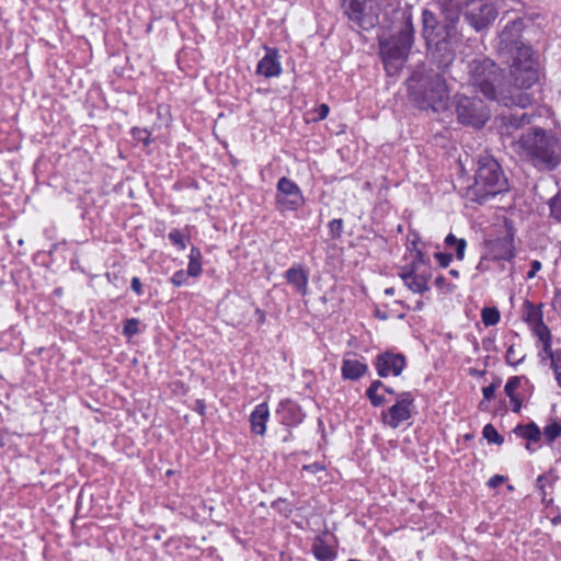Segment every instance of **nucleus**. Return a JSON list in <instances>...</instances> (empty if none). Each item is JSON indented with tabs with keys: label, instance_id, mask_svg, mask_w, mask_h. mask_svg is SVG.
I'll return each instance as SVG.
<instances>
[{
	"label": "nucleus",
	"instance_id": "1",
	"mask_svg": "<svg viewBox=\"0 0 561 561\" xmlns=\"http://www.w3.org/2000/svg\"><path fill=\"white\" fill-rule=\"evenodd\" d=\"M470 83L485 98L497 101L504 106H518L526 108L533 103L528 93L506 95L502 90V73L497 66L489 58L474 59L468 66Z\"/></svg>",
	"mask_w": 561,
	"mask_h": 561
},
{
	"label": "nucleus",
	"instance_id": "2",
	"mask_svg": "<svg viewBox=\"0 0 561 561\" xmlns=\"http://www.w3.org/2000/svg\"><path fill=\"white\" fill-rule=\"evenodd\" d=\"M511 147L514 153L536 167L553 169L561 161L560 141L541 128L522 133L517 139L511 140Z\"/></svg>",
	"mask_w": 561,
	"mask_h": 561
},
{
	"label": "nucleus",
	"instance_id": "3",
	"mask_svg": "<svg viewBox=\"0 0 561 561\" xmlns=\"http://www.w3.org/2000/svg\"><path fill=\"white\" fill-rule=\"evenodd\" d=\"M477 164L474 182L467 190L469 199L483 204L490 197L507 191V179L493 157L489 154L480 156Z\"/></svg>",
	"mask_w": 561,
	"mask_h": 561
},
{
	"label": "nucleus",
	"instance_id": "4",
	"mask_svg": "<svg viewBox=\"0 0 561 561\" xmlns=\"http://www.w3.org/2000/svg\"><path fill=\"white\" fill-rule=\"evenodd\" d=\"M408 90L421 108H432L438 112L446 108L449 100L446 81L438 73H414L408 80Z\"/></svg>",
	"mask_w": 561,
	"mask_h": 561
},
{
	"label": "nucleus",
	"instance_id": "5",
	"mask_svg": "<svg viewBox=\"0 0 561 561\" xmlns=\"http://www.w3.org/2000/svg\"><path fill=\"white\" fill-rule=\"evenodd\" d=\"M413 25L411 15L405 16L404 26L390 38L380 41V55L389 75L396 73L407 60L413 44Z\"/></svg>",
	"mask_w": 561,
	"mask_h": 561
},
{
	"label": "nucleus",
	"instance_id": "6",
	"mask_svg": "<svg viewBox=\"0 0 561 561\" xmlns=\"http://www.w3.org/2000/svg\"><path fill=\"white\" fill-rule=\"evenodd\" d=\"M511 77L517 90L508 95L522 93L518 90L529 89L539 80V65L531 48H522L519 56L512 58Z\"/></svg>",
	"mask_w": 561,
	"mask_h": 561
},
{
	"label": "nucleus",
	"instance_id": "7",
	"mask_svg": "<svg viewBox=\"0 0 561 561\" xmlns=\"http://www.w3.org/2000/svg\"><path fill=\"white\" fill-rule=\"evenodd\" d=\"M404 285L413 293L423 294L430 289L428 280L432 277L431 267L424 260V255L417 251L411 264L400 272Z\"/></svg>",
	"mask_w": 561,
	"mask_h": 561
},
{
	"label": "nucleus",
	"instance_id": "8",
	"mask_svg": "<svg viewBox=\"0 0 561 561\" xmlns=\"http://www.w3.org/2000/svg\"><path fill=\"white\" fill-rule=\"evenodd\" d=\"M456 113L463 125L481 128L489 119V111L482 100L466 95L456 96Z\"/></svg>",
	"mask_w": 561,
	"mask_h": 561
},
{
	"label": "nucleus",
	"instance_id": "9",
	"mask_svg": "<svg viewBox=\"0 0 561 561\" xmlns=\"http://www.w3.org/2000/svg\"><path fill=\"white\" fill-rule=\"evenodd\" d=\"M379 0H350L345 14L358 27L373 28L379 21Z\"/></svg>",
	"mask_w": 561,
	"mask_h": 561
},
{
	"label": "nucleus",
	"instance_id": "10",
	"mask_svg": "<svg viewBox=\"0 0 561 561\" xmlns=\"http://www.w3.org/2000/svg\"><path fill=\"white\" fill-rule=\"evenodd\" d=\"M524 23L520 19L508 22L499 36L497 49L503 56H519L522 48H531L520 41Z\"/></svg>",
	"mask_w": 561,
	"mask_h": 561
},
{
	"label": "nucleus",
	"instance_id": "11",
	"mask_svg": "<svg viewBox=\"0 0 561 561\" xmlns=\"http://www.w3.org/2000/svg\"><path fill=\"white\" fill-rule=\"evenodd\" d=\"M414 396L411 392H401L397 396L394 404L381 412L385 425L397 428L412 416Z\"/></svg>",
	"mask_w": 561,
	"mask_h": 561
},
{
	"label": "nucleus",
	"instance_id": "12",
	"mask_svg": "<svg viewBox=\"0 0 561 561\" xmlns=\"http://www.w3.org/2000/svg\"><path fill=\"white\" fill-rule=\"evenodd\" d=\"M305 203L299 186L286 176L278 180L276 204L280 211L297 210Z\"/></svg>",
	"mask_w": 561,
	"mask_h": 561
},
{
	"label": "nucleus",
	"instance_id": "13",
	"mask_svg": "<svg viewBox=\"0 0 561 561\" xmlns=\"http://www.w3.org/2000/svg\"><path fill=\"white\" fill-rule=\"evenodd\" d=\"M465 5V18L476 31L489 26L497 16L495 7L490 2L477 0Z\"/></svg>",
	"mask_w": 561,
	"mask_h": 561
},
{
	"label": "nucleus",
	"instance_id": "14",
	"mask_svg": "<svg viewBox=\"0 0 561 561\" xmlns=\"http://www.w3.org/2000/svg\"><path fill=\"white\" fill-rule=\"evenodd\" d=\"M405 357L402 354L382 353L376 357L375 366L380 377L399 376L405 367Z\"/></svg>",
	"mask_w": 561,
	"mask_h": 561
},
{
	"label": "nucleus",
	"instance_id": "15",
	"mask_svg": "<svg viewBox=\"0 0 561 561\" xmlns=\"http://www.w3.org/2000/svg\"><path fill=\"white\" fill-rule=\"evenodd\" d=\"M453 37L454 36H447L445 34L443 39L437 38V41L432 44V46H434L433 58L440 68L448 67L455 59Z\"/></svg>",
	"mask_w": 561,
	"mask_h": 561
},
{
	"label": "nucleus",
	"instance_id": "16",
	"mask_svg": "<svg viewBox=\"0 0 561 561\" xmlns=\"http://www.w3.org/2000/svg\"><path fill=\"white\" fill-rule=\"evenodd\" d=\"M276 414L280 423L287 426H297L305 419L300 407L290 400H283L276 410Z\"/></svg>",
	"mask_w": 561,
	"mask_h": 561
},
{
	"label": "nucleus",
	"instance_id": "17",
	"mask_svg": "<svg viewBox=\"0 0 561 561\" xmlns=\"http://www.w3.org/2000/svg\"><path fill=\"white\" fill-rule=\"evenodd\" d=\"M256 72L265 78L278 77L282 73L279 55L276 49L265 48V56L259 61Z\"/></svg>",
	"mask_w": 561,
	"mask_h": 561
},
{
	"label": "nucleus",
	"instance_id": "18",
	"mask_svg": "<svg viewBox=\"0 0 561 561\" xmlns=\"http://www.w3.org/2000/svg\"><path fill=\"white\" fill-rule=\"evenodd\" d=\"M460 7L453 0L446 1L442 4L440 13L443 15V21L445 22V34L447 36H455L456 34V24L460 18Z\"/></svg>",
	"mask_w": 561,
	"mask_h": 561
},
{
	"label": "nucleus",
	"instance_id": "19",
	"mask_svg": "<svg viewBox=\"0 0 561 561\" xmlns=\"http://www.w3.org/2000/svg\"><path fill=\"white\" fill-rule=\"evenodd\" d=\"M270 419V409L267 403L257 404L251 412L249 422L251 432L255 435L264 436L266 432V423Z\"/></svg>",
	"mask_w": 561,
	"mask_h": 561
},
{
	"label": "nucleus",
	"instance_id": "20",
	"mask_svg": "<svg viewBox=\"0 0 561 561\" xmlns=\"http://www.w3.org/2000/svg\"><path fill=\"white\" fill-rule=\"evenodd\" d=\"M422 22H423V37L427 44L428 47L432 46L433 42L437 41L439 38L438 32H436V28L439 27L440 21L436 18V15L430 11L424 10L422 13Z\"/></svg>",
	"mask_w": 561,
	"mask_h": 561
},
{
	"label": "nucleus",
	"instance_id": "21",
	"mask_svg": "<svg viewBox=\"0 0 561 561\" xmlns=\"http://www.w3.org/2000/svg\"><path fill=\"white\" fill-rule=\"evenodd\" d=\"M286 280L288 284L293 285L294 288L301 296H306L308 293V274L300 266H294L286 271L285 273Z\"/></svg>",
	"mask_w": 561,
	"mask_h": 561
},
{
	"label": "nucleus",
	"instance_id": "22",
	"mask_svg": "<svg viewBox=\"0 0 561 561\" xmlns=\"http://www.w3.org/2000/svg\"><path fill=\"white\" fill-rule=\"evenodd\" d=\"M368 370V366L355 358H344L341 366L342 377L348 380H357Z\"/></svg>",
	"mask_w": 561,
	"mask_h": 561
},
{
	"label": "nucleus",
	"instance_id": "23",
	"mask_svg": "<svg viewBox=\"0 0 561 561\" xmlns=\"http://www.w3.org/2000/svg\"><path fill=\"white\" fill-rule=\"evenodd\" d=\"M493 260H511L514 256L513 242L508 239L496 240L491 247Z\"/></svg>",
	"mask_w": 561,
	"mask_h": 561
},
{
	"label": "nucleus",
	"instance_id": "24",
	"mask_svg": "<svg viewBox=\"0 0 561 561\" xmlns=\"http://www.w3.org/2000/svg\"><path fill=\"white\" fill-rule=\"evenodd\" d=\"M312 552L319 561H334L336 558L335 551L327 545L321 538H317L312 545Z\"/></svg>",
	"mask_w": 561,
	"mask_h": 561
},
{
	"label": "nucleus",
	"instance_id": "25",
	"mask_svg": "<svg viewBox=\"0 0 561 561\" xmlns=\"http://www.w3.org/2000/svg\"><path fill=\"white\" fill-rule=\"evenodd\" d=\"M524 319L530 329L537 324L543 323L542 311L540 307L527 302Z\"/></svg>",
	"mask_w": 561,
	"mask_h": 561
},
{
	"label": "nucleus",
	"instance_id": "26",
	"mask_svg": "<svg viewBox=\"0 0 561 561\" xmlns=\"http://www.w3.org/2000/svg\"><path fill=\"white\" fill-rule=\"evenodd\" d=\"M526 357V354L523 352L520 347H516L514 343H511L507 347L505 360L511 366H517L520 364Z\"/></svg>",
	"mask_w": 561,
	"mask_h": 561
},
{
	"label": "nucleus",
	"instance_id": "27",
	"mask_svg": "<svg viewBox=\"0 0 561 561\" xmlns=\"http://www.w3.org/2000/svg\"><path fill=\"white\" fill-rule=\"evenodd\" d=\"M506 121V129L508 130L512 128H518L519 126H523L524 124L530 123V117L526 113H513L510 116L504 117Z\"/></svg>",
	"mask_w": 561,
	"mask_h": 561
},
{
	"label": "nucleus",
	"instance_id": "28",
	"mask_svg": "<svg viewBox=\"0 0 561 561\" xmlns=\"http://www.w3.org/2000/svg\"><path fill=\"white\" fill-rule=\"evenodd\" d=\"M548 444H551L558 437L561 436V424L558 422H551L545 426L543 433H541Z\"/></svg>",
	"mask_w": 561,
	"mask_h": 561
},
{
	"label": "nucleus",
	"instance_id": "29",
	"mask_svg": "<svg viewBox=\"0 0 561 561\" xmlns=\"http://www.w3.org/2000/svg\"><path fill=\"white\" fill-rule=\"evenodd\" d=\"M483 323L489 325H495L500 321V312L496 308L485 307L481 312Z\"/></svg>",
	"mask_w": 561,
	"mask_h": 561
},
{
	"label": "nucleus",
	"instance_id": "30",
	"mask_svg": "<svg viewBox=\"0 0 561 561\" xmlns=\"http://www.w3.org/2000/svg\"><path fill=\"white\" fill-rule=\"evenodd\" d=\"M522 435L524 437H526L529 442H534V443H537L540 440L542 434H541V431L539 430V427L531 423L527 426H525L523 430H522Z\"/></svg>",
	"mask_w": 561,
	"mask_h": 561
},
{
	"label": "nucleus",
	"instance_id": "31",
	"mask_svg": "<svg viewBox=\"0 0 561 561\" xmlns=\"http://www.w3.org/2000/svg\"><path fill=\"white\" fill-rule=\"evenodd\" d=\"M483 436L490 443H494L501 445L503 443V437L497 433L496 428L492 424H486L483 427Z\"/></svg>",
	"mask_w": 561,
	"mask_h": 561
},
{
	"label": "nucleus",
	"instance_id": "32",
	"mask_svg": "<svg viewBox=\"0 0 561 561\" xmlns=\"http://www.w3.org/2000/svg\"><path fill=\"white\" fill-rule=\"evenodd\" d=\"M139 324H140L139 320L135 319V318L125 320L123 333L127 337H133V336L137 335L139 333Z\"/></svg>",
	"mask_w": 561,
	"mask_h": 561
},
{
	"label": "nucleus",
	"instance_id": "33",
	"mask_svg": "<svg viewBox=\"0 0 561 561\" xmlns=\"http://www.w3.org/2000/svg\"><path fill=\"white\" fill-rule=\"evenodd\" d=\"M522 379L523 377L514 376L507 380L504 391L510 399H514V397H516V390L518 389Z\"/></svg>",
	"mask_w": 561,
	"mask_h": 561
},
{
	"label": "nucleus",
	"instance_id": "34",
	"mask_svg": "<svg viewBox=\"0 0 561 561\" xmlns=\"http://www.w3.org/2000/svg\"><path fill=\"white\" fill-rule=\"evenodd\" d=\"M168 238L171 241V243L174 247H176L179 250L185 249L186 245H185V241H184V236L180 230H178V229L171 230L168 234Z\"/></svg>",
	"mask_w": 561,
	"mask_h": 561
},
{
	"label": "nucleus",
	"instance_id": "35",
	"mask_svg": "<svg viewBox=\"0 0 561 561\" xmlns=\"http://www.w3.org/2000/svg\"><path fill=\"white\" fill-rule=\"evenodd\" d=\"M531 332L538 337L540 342L551 340V333L548 327L545 323L537 324L536 327L530 329Z\"/></svg>",
	"mask_w": 561,
	"mask_h": 561
},
{
	"label": "nucleus",
	"instance_id": "36",
	"mask_svg": "<svg viewBox=\"0 0 561 561\" xmlns=\"http://www.w3.org/2000/svg\"><path fill=\"white\" fill-rule=\"evenodd\" d=\"M366 396L374 407H380L386 402L383 396L378 394V391L370 386L366 390Z\"/></svg>",
	"mask_w": 561,
	"mask_h": 561
},
{
	"label": "nucleus",
	"instance_id": "37",
	"mask_svg": "<svg viewBox=\"0 0 561 561\" xmlns=\"http://www.w3.org/2000/svg\"><path fill=\"white\" fill-rule=\"evenodd\" d=\"M343 231V220L333 219L329 222V232L333 239L340 238Z\"/></svg>",
	"mask_w": 561,
	"mask_h": 561
},
{
	"label": "nucleus",
	"instance_id": "38",
	"mask_svg": "<svg viewBox=\"0 0 561 561\" xmlns=\"http://www.w3.org/2000/svg\"><path fill=\"white\" fill-rule=\"evenodd\" d=\"M551 215L561 221V191L550 203Z\"/></svg>",
	"mask_w": 561,
	"mask_h": 561
},
{
	"label": "nucleus",
	"instance_id": "39",
	"mask_svg": "<svg viewBox=\"0 0 561 561\" xmlns=\"http://www.w3.org/2000/svg\"><path fill=\"white\" fill-rule=\"evenodd\" d=\"M188 276L187 271L179 270L172 275L171 283L176 287H181L187 283Z\"/></svg>",
	"mask_w": 561,
	"mask_h": 561
},
{
	"label": "nucleus",
	"instance_id": "40",
	"mask_svg": "<svg viewBox=\"0 0 561 561\" xmlns=\"http://www.w3.org/2000/svg\"><path fill=\"white\" fill-rule=\"evenodd\" d=\"M202 273V261L188 260L187 274L193 277L199 276Z\"/></svg>",
	"mask_w": 561,
	"mask_h": 561
},
{
	"label": "nucleus",
	"instance_id": "41",
	"mask_svg": "<svg viewBox=\"0 0 561 561\" xmlns=\"http://www.w3.org/2000/svg\"><path fill=\"white\" fill-rule=\"evenodd\" d=\"M549 359L553 374L561 371V350H556V353L551 354Z\"/></svg>",
	"mask_w": 561,
	"mask_h": 561
},
{
	"label": "nucleus",
	"instance_id": "42",
	"mask_svg": "<svg viewBox=\"0 0 561 561\" xmlns=\"http://www.w3.org/2000/svg\"><path fill=\"white\" fill-rule=\"evenodd\" d=\"M434 257L436 259V261L438 262V264L442 267H447L453 260V255L450 253H443V252H436L434 254Z\"/></svg>",
	"mask_w": 561,
	"mask_h": 561
},
{
	"label": "nucleus",
	"instance_id": "43",
	"mask_svg": "<svg viewBox=\"0 0 561 561\" xmlns=\"http://www.w3.org/2000/svg\"><path fill=\"white\" fill-rule=\"evenodd\" d=\"M466 248H467L466 240L459 239V241L457 242V244L454 248L457 260H459V261L463 260Z\"/></svg>",
	"mask_w": 561,
	"mask_h": 561
},
{
	"label": "nucleus",
	"instance_id": "44",
	"mask_svg": "<svg viewBox=\"0 0 561 561\" xmlns=\"http://www.w3.org/2000/svg\"><path fill=\"white\" fill-rule=\"evenodd\" d=\"M546 482H547V478L545 476H539L536 480V486L539 489L540 491V494H541V500L543 503H546V496H547V492H546Z\"/></svg>",
	"mask_w": 561,
	"mask_h": 561
},
{
	"label": "nucleus",
	"instance_id": "45",
	"mask_svg": "<svg viewBox=\"0 0 561 561\" xmlns=\"http://www.w3.org/2000/svg\"><path fill=\"white\" fill-rule=\"evenodd\" d=\"M134 136L137 140L142 141L145 145L150 142V134L146 129H134Z\"/></svg>",
	"mask_w": 561,
	"mask_h": 561
},
{
	"label": "nucleus",
	"instance_id": "46",
	"mask_svg": "<svg viewBox=\"0 0 561 561\" xmlns=\"http://www.w3.org/2000/svg\"><path fill=\"white\" fill-rule=\"evenodd\" d=\"M317 116L314 117V121H322L324 118H327L329 112H330V108L327 104H321L319 107H317L314 110Z\"/></svg>",
	"mask_w": 561,
	"mask_h": 561
},
{
	"label": "nucleus",
	"instance_id": "47",
	"mask_svg": "<svg viewBox=\"0 0 561 561\" xmlns=\"http://www.w3.org/2000/svg\"><path fill=\"white\" fill-rule=\"evenodd\" d=\"M505 480H506V478L504 476L495 474V476H493L492 478L489 479L486 484H488L489 488L495 489L499 485H501L502 483H504Z\"/></svg>",
	"mask_w": 561,
	"mask_h": 561
},
{
	"label": "nucleus",
	"instance_id": "48",
	"mask_svg": "<svg viewBox=\"0 0 561 561\" xmlns=\"http://www.w3.org/2000/svg\"><path fill=\"white\" fill-rule=\"evenodd\" d=\"M130 288L138 296H141L144 294L142 284H141V280L139 279V277L135 276L131 278Z\"/></svg>",
	"mask_w": 561,
	"mask_h": 561
},
{
	"label": "nucleus",
	"instance_id": "49",
	"mask_svg": "<svg viewBox=\"0 0 561 561\" xmlns=\"http://www.w3.org/2000/svg\"><path fill=\"white\" fill-rule=\"evenodd\" d=\"M497 386L495 383H491L482 389V393L484 399L491 400L494 397L495 390Z\"/></svg>",
	"mask_w": 561,
	"mask_h": 561
},
{
	"label": "nucleus",
	"instance_id": "50",
	"mask_svg": "<svg viewBox=\"0 0 561 561\" xmlns=\"http://www.w3.org/2000/svg\"><path fill=\"white\" fill-rule=\"evenodd\" d=\"M541 268V263L537 260L531 261L530 270L527 272V278H534Z\"/></svg>",
	"mask_w": 561,
	"mask_h": 561
},
{
	"label": "nucleus",
	"instance_id": "51",
	"mask_svg": "<svg viewBox=\"0 0 561 561\" xmlns=\"http://www.w3.org/2000/svg\"><path fill=\"white\" fill-rule=\"evenodd\" d=\"M435 285L438 288H443V287L446 286L448 291H453L456 288L455 285L446 284V280H445V278L443 276H437L435 278Z\"/></svg>",
	"mask_w": 561,
	"mask_h": 561
},
{
	"label": "nucleus",
	"instance_id": "52",
	"mask_svg": "<svg viewBox=\"0 0 561 561\" xmlns=\"http://www.w3.org/2000/svg\"><path fill=\"white\" fill-rule=\"evenodd\" d=\"M541 343H542V352L550 358L551 354L556 353V350H552V347H551L552 339L543 341Z\"/></svg>",
	"mask_w": 561,
	"mask_h": 561
},
{
	"label": "nucleus",
	"instance_id": "53",
	"mask_svg": "<svg viewBox=\"0 0 561 561\" xmlns=\"http://www.w3.org/2000/svg\"><path fill=\"white\" fill-rule=\"evenodd\" d=\"M459 241L458 238H456V236H454L453 233H449L446 238H445V244L447 248L451 249V248H455V245L457 244V242Z\"/></svg>",
	"mask_w": 561,
	"mask_h": 561
},
{
	"label": "nucleus",
	"instance_id": "54",
	"mask_svg": "<svg viewBox=\"0 0 561 561\" xmlns=\"http://www.w3.org/2000/svg\"><path fill=\"white\" fill-rule=\"evenodd\" d=\"M188 260H196V261H202V252L198 248L196 247H193L191 249V252H190V255H188Z\"/></svg>",
	"mask_w": 561,
	"mask_h": 561
},
{
	"label": "nucleus",
	"instance_id": "55",
	"mask_svg": "<svg viewBox=\"0 0 561 561\" xmlns=\"http://www.w3.org/2000/svg\"><path fill=\"white\" fill-rule=\"evenodd\" d=\"M512 403V411L518 413L522 408V400L516 396L514 399H510Z\"/></svg>",
	"mask_w": 561,
	"mask_h": 561
},
{
	"label": "nucleus",
	"instance_id": "56",
	"mask_svg": "<svg viewBox=\"0 0 561 561\" xmlns=\"http://www.w3.org/2000/svg\"><path fill=\"white\" fill-rule=\"evenodd\" d=\"M553 307L554 309L561 311V290H558L554 295Z\"/></svg>",
	"mask_w": 561,
	"mask_h": 561
},
{
	"label": "nucleus",
	"instance_id": "57",
	"mask_svg": "<svg viewBox=\"0 0 561 561\" xmlns=\"http://www.w3.org/2000/svg\"><path fill=\"white\" fill-rule=\"evenodd\" d=\"M444 27H445V22L440 21L439 27L436 28V32H438V34H439V39H443V36L445 35Z\"/></svg>",
	"mask_w": 561,
	"mask_h": 561
},
{
	"label": "nucleus",
	"instance_id": "58",
	"mask_svg": "<svg viewBox=\"0 0 561 561\" xmlns=\"http://www.w3.org/2000/svg\"><path fill=\"white\" fill-rule=\"evenodd\" d=\"M383 383L380 381V380H375L370 383V387H373L374 389H376L377 391L380 389V388H383Z\"/></svg>",
	"mask_w": 561,
	"mask_h": 561
},
{
	"label": "nucleus",
	"instance_id": "59",
	"mask_svg": "<svg viewBox=\"0 0 561 561\" xmlns=\"http://www.w3.org/2000/svg\"><path fill=\"white\" fill-rule=\"evenodd\" d=\"M385 294L388 296L394 295V288L393 287L386 288Z\"/></svg>",
	"mask_w": 561,
	"mask_h": 561
},
{
	"label": "nucleus",
	"instance_id": "60",
	"mask_svg": "<svg viewBox=\"0 0 561 561\" xmlns=\"http://www.w3.org/2000/svg\"><path fill=\"white\" fill-rule=\"evenodd\" d=\"M556 380L558 385L561 387V371L554 374Z\"/></svg>",
	"mask_w": 561,
	"mask_h": 561
},
{
	"label": "nucleus",
	"instance_id": "61",
	"mask_svg": "<svg viewBox=\"0 0 561 561\" xmlns=\"http://www.w3.org/2000/svg\"><path fill=\"white\" fill-rule=\"evenodd\" d=\"M449 274L455 277V278H458L459 277V272L457 270H450L449 271Z\"/></svg>",
	"mask_w": 561,
	"mask_h": 561
},
{
	"label": "nucleus",
	"instance_id": "62",
	"mask_svg": "<svg viewBox=\"0 0 561 561\" xmlns=\"http://www.w3.org/2000/svg\"><path fill=\"white\" fill-rule=\"evenodd\" d=\"M256 313L259 314V319L261 321H263L264 320V313L260 309H256Z\"/></svg>",
	"mask_w": 561,
	"mask_h": 561
},
{
	"label": "nucleus",
	"instance_id": "63",
	"mask_svg": "<svg viewBox=\"0 0 561 561\" xmlns=\"http://www.w3.org/2000/svg\"><path fill=\"white\" fill-rule=\"evenodd\" d=\"M553 523H561V516H559V517H554V518H553Z\"/></svg>",
	"mask_w": 561,
	"mask_h": 561
},
{
	"label": "nucleus",
	"instance_id": "64",
	"mask_svg": "<svg viewBox=\"0 0 561 561\" xmlns=\"http://www.w3.org/2000/svg\"><path fill=\"white\" fill-rule=\"evenodd\" d=\"M478 268L482 270L483 268V260H481L478 264Z\"/></svg>",
	"mask_w": 561,
	"mask_h": 561
}]
</instances>
